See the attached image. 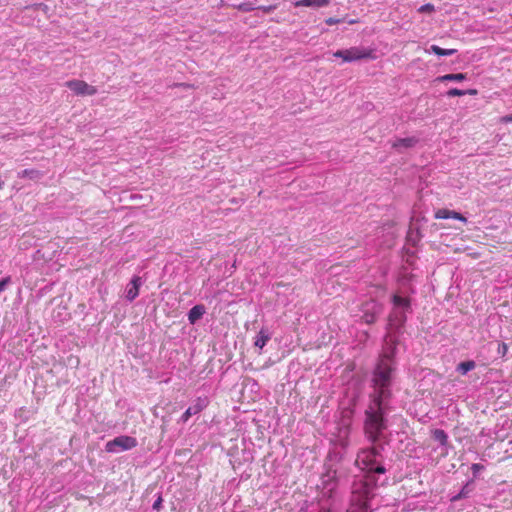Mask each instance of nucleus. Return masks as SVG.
Here are the masks:
<instances>
[{
  "instance_id": "nucleus-18",
  "label": "nucleus",
  "mask_w": 512,
  "mask_h": 512,
  "mask_svg": "<svg viewBox=\"0 0 512 512\" xmlns=\"http://www.w3.org/2000/svg\"><path fill=\"white\" fill-rule=\"evenodd\" d=\"M465 79L466 74L464 73L446 74L438 78L439 81H463Z\"/></svg>"
},
{
  "instance_id": "nucleus-13",
  "label": "nucleus",
  "mask_w": 512,
  "mask_h": 512,
  "mask_svg": "<svg viewBox=\"0 0 512 512\" xmlns=\"http://www.w3.org/2000/svg\"><path fill=\"white\" fill-rule=\"evenodd\" d=\"M329 4V0H299L295 2V6H305V7H324Z\"/></svg>"
},
{
  "instance_id": "nucleus-30",
  "label": "nucleus",
  "mask_w": 512,
  "mask_h": 512,
  "mask_svg": "<svg viewBox=\"0 0 512 512\" xmlns=\"http://www.w3.org/2000/svg\"><path fill=\"white\" fill-rule=\"evenodd\" d=\"M161 503V498H159L155 503H154V508H158V506L160 505Z\"/></svg>"
},
{
  "instance_id": "nucleus-15",
  "label": "nucleus",
  "mask_w": 512,
  "mask_h": 512,
  "mask_svg": "<svg viewBox=\"0 0 512 512\" xmlns=\"http://www.w3.org/2000/svg\"><path fill=\"white\" fill-rule=\"evenodd\" d=\"M431 433L433 439L439 442L441 445L446 446L448 444V435L444 430L434 429Z\"/></svg>"
},
{
  "instance_id": "nucleus-9",
  "label": "nucleus",
  "mask_w": 512,
  "mask_h": 512,
  "mask_svg": "<svg viewBox=\"0 0 512 512\" xmlns=\"http://www.w3.org/2000/svg\"><path fill=\"white\" fill-rule=\"evenodd\" d=\"M130 287L127 289L126 298L129 301H133L139 295V289L141 286V278L134 276L131 280Z\"/></svg>"
},
{
  "instance_id": "nucleus-31",
  "label": "nucleus",
  "mask_w": 512,
  "mask_h": 512,
  "mask_svg": "<svg viewBox=\"0 0 512 512\" xmlns=\"http://www.w3.org/2000/svg\"><path fill=\"white\" fill-rule=\"evenodd\" d=\"M319 512H330V510H329V509H327V508L322 507V508L319 510Z\"/></svg>"
},
{
  "instance_id": "nucleus-28",
  "label": "nucleus",
  "mask_w": 512,
  "mask_h": 512,
  "mask_svg": "<svg viewBox=\"0 0 512 512\" xmlns=\"http://www.w3.org/2000/svg\"><path fill=\"white\" fill-rule=\"evenodd\" d=\"M261 9H262L264 12L268 13V12H270V11L274 10V9H275V6L262 7Z\"/></svg>"
},
{
  "instance_id": "nucleus-5",
  "label": "nucleus",
  "mask_w": 512,
  "mask_h": 512,
  "mask_svg": "<svg viewBox=\"0 0 512 512\" xmlns=\"http://www.w3.org/2000/svg\"><path fill=\"white\" fill-rule=\"evenodd\" d=\"M138 445L137 439L127 435H121L108 441L105 445V450L109 453L118 451H126L135 448Z\"/></svg>"
},
{
  "instance_id": "nucleus-10",
  "label": "nucleus",
  "mask_w": 512,
  "mask_h": 512,
  "mask_svg": "<svg viewBox=\"0 0 512 512\" xmlns=\"http://www.w3.org/2000/svg\"><path fill=\"white\" fill-rule=\"evenodd\" d=\"M435 218L436 219H449V218H453V219H457V220L466 222V218L462 214H460L458 212H455V211L448 210V209H439V210H437L435 212Z\"/></svg>"
},
{
  "instance_id": "nucleus-29",
  "label": "nucleus",
  "mask_w": 512,
  "mask_h": 512,
  "mask_svg": "<svg viewBox=\"0 0 512 512\" xmlns=\"http://www.w3.org/2000/svg\"><path fill=\"white\" fill-rule=\"evenodd\" d=\"M465 92H466V94H469V95H476L478 93L476 89H469Z\"/></svg>"
},
{
  "instance_id": "nucleus-6",
  "label": "nucleus",
  "mask_w": 512,
  "mask_h": 512,
  "mask_svg": "<svg viewBox=\"0 0 512 512\" xmlns=\"http://www.w3.org/2000/svg\"><path fill=\"white\" fill-rule=\"evenodd\" d=\"M65 85L77 96H92L97 93V88L95 86H92L83 80H69Z\"/></svg>"
},
{
  "instance_id": "nucleus-7",
  "label": "nucleus",
  "mask_w": 512,
  "mask_h": 512,
  "mask_svg": "<svg viewBox=\"0 0 512 512\" xmlns=\"http://www.w3.org/2000/svg\"><path fill=\"white\" fill-rule=\"evenodd\" d=\"M382 307L375 301L367 302L363 305V316L362 320L366 324H373L377 317L381 314Z\"/></svg>"
},
{
  "instance_id": "nucleus-12",
  "label": "nucleus",
  "mask_w": 512,
  "mask_h": 512,
  "mask_svg": "<svg viewBox=\"0 0 512 512\" xmlns=\"http://www.w3.org/2000/svg\"><path fill=\"white\" fill-rule=\"evenodd\" d=\"M205 313V309L202 305H196L192 307L188 313V320L191 324H194L197 320H199L203 314Z\"/></svg>"
},
{
  "instance_id": "nucleus-32",
  "label": "nucleus",
  "mask_w": 512,
  "mask_h": 512,
  "mask_svg": "<svg viewBox=\"0 0 512 512\" xmlns=\"http://www.w3.org/2000/svg\"><path fill=\"white\" fill-rule=\"evenodd\" d=\"M356 22H357L356 20H351V21H349V23H350V24H354V23H356Z\"/></svg>"
},
{
  "instance_id": "nucleus-11",
  "label": "nucleus",
  "mask_w": 512,
  "mask_h": 512,
  "mask_svg": "<svg viewBox=\"0 0 512 512\" xmlns=\"http://www.w3.org/2000/svg\"><path fill=\"white\" fill-rule=\"evenodd\" d=\"M417 139L415 137H408V138H401L397 139L392 143V147L394 149H401V148H412L416 145Z\"/></svg>"
},
{
  "instance_id": "nucleus-20",
  "label": "nucleus",
  "mask_w": 512,
  "mask_h": 512,
  "mask_svg": "<svg viewBox=\"0 0 512 512\" xmlns=\"http://www.w3.org/2000/svg\"><path fill=\"white\" fill-rule=\"evenodd\" d=\"M435 11V8H434V5L433 4H430V3H427V4H424L422 6H420L418 8V12L419 13H428V14H431Z\"/></svg>"
},
{
  "instance_id": "nucleus-22",
  "label": "nucleus",
  "mask_w": 512,
  "mask_h": 512,
  "mask_svg": "<svg viewBox=\"0 0 512 512\" xmlns=\"http://www.w3.org/2000/svg\"><path fill=\"white\" fill-rule=\"evenodd\" d=\"M465 94H466V92L464 90H460V89H457V88H452V89H450L447 92V95L450 96V97L463 96Z\"/></svg>"
},
{
  "instance_id": "nucleus-16",
  "label": "nucleus",
  "mask_w": 512,
  "mask_h": 512,
  "mask_svg": "<svg viewBox=\"0 0 512 512\" xmlns=\"http://www.w3.org/2000/svg\"><path fill=\"white\" fill-rule=\"evenodd\" d=\"M476 367V364L473 360L464 361L457 365V371L462 375L467 374L469 371L473 370Z\"/></svg>"
},
{
  "instance_id": "nucleus-17",
  "label": "nucleus",
  "mask_w": 512,
  "mask_h": 512,
  "mask_svg": "<svg viewBox=\"0 0 512 512\" xmlns=\"http://www.w3.org/2000/svg\"><path fill=\"white\" fill-rule=\"evenodd\" d=\"M430 50L438 56H450L457 52L456 49H443L437 45H432Z\"/></svg>"
},
{
  "instance_id": "nucleus-3",
  "label": "nucleus",
  "mask_w": 512,
  "mask_h": 512,
  "mask_svg": "<svg viewBox=\"0 0 512 512\" xmlns=\"http://www.w3.org/2000/svg\"><path fill=\"white\" fill-rule=\"evenodd\" d=\"M382 446H372L370 448L361 449L356 457V465L364 471L375 472L378 474H384L386 472L385 467L381 464L378 458L381 457Z\"/></svg>"
},
{
  "instance_id": "nucleus-1",
  "label": "nucleus",
  "mask_w": 512,
  "mask_h": 512,
  "mask_svg": "<svg viewBox=\"0 0 512 512\" xmlns=\"http://www.w3.org/2000/svg\"><path fill=\"white\" fill-rule=\"evenodd\" d=\"M393 355L394 349L379 358L372 375L373 393L370 394V399L388 401L391 398L393 373L396 369Z\"/></svg>"
},
{
  "instance_id": "nucleus-2",
  "label": "nucleus",
  "mask_w": 512,
  "mask_h": 512,
  "mask_svg": "<svg viewBox=\"0 0 512 512\" xmlns=\"http://www.w3.org/2000/svg\"><path fill=\"white\" fill-rule=\"evenodd\" d=\"M387 401L371 399L365 410L364 433L372 443L377 442L387 428L384 412Z\"/></svg>"
},
{
  "instance_id": "nucleus-33",
  "label": "nucleus",
  "mask_w": 512,
  "mask_h": 512,
  "mask_svg": "<svg viewBox=\"0 0 512 512\" xmlns=\"http://www.w3.org/2000/svg\"><path fill=\"white\" fill-rule=\"evenodd\" d=\"M2 184H3V182L0 180V189H2V188H3V187H2Z\"/></svg>"
},
{
  "instance_id": "nucleus-19",
  "label": "nucleus",
  "mask_w": 512,
  "mask_h": 512,
  "mask_svg": "<svg viewBox=\"0 0 512 512\" xmlns=\"http://www.w3.org/2000/svg\"><path fill=\"white\" fill-rule=\"evenodd\" d=\"M393 304L397 307H403V308H409L410 307V300L406 297H401L397 294H395L392 298Z\"/></svg>"
},
{
  "instance_id": "nucleus-21",
  "label": "nucleus",
  "mask_w": 512,
  "mask_h": 512,
  "mask_svg": "<svg viewBox=\"0 0 512 512\" xmlns=\"http://www.w3.org/2000/svg\"><path fill=\"white\" fill-rule=\"evenodd\" d=\"M497 352L501 357H505L508 352V345L504 342L500 343Z\"/></svg>"
},
{
  "instance_id": "nucleus-14",
  "label": "nucleus",
  "mask_w": 512,
  "mask_h": 512,
  "mask_svg": "<svg viewBox=\"0 0 512 512\" xmlns=\"http://www.w3.org/2000/svg\"><path fill=\"white\" fill-rule=\"evenodd\" d=\"M270 340V335L266 329H261L255 338L254 345L262 349Z\"/></svg>"
},
{
  "instance_id": "nucleus-26",
  "label": "nucleus",
  "mask_w": 512,
  "mask_h": 512,
  "mask_svg": "<svg viewBox=\"0 0 512 512\" xmlns=\"http://www.w3.org/2000/svg\"><path fill=\"white\" fill-rule=\"evenodd\" d=\"M325 22L327 25H334V24L340 23V20L330 17V18L326 19Z\"/></svg>"
},
{
  "instance_id": "nucleus-24",
  "label": "nucleus",
  "mask_w": 512,
  "mask_h": 512,
  "mask_svg": "<svg viewBox=\"0 0 512 512\" xmlns=\"http://www.w3.org/2000/svg\"><path fill=\"white\" fill-rule=\"evenodd\" d=\"M9 282H10V277H6L0 281V293L5 290V288Z\"/></svg>"
},
{
  "instance_id": "nucleus-25",
  "label": "nucleus",
  "mask_w": 512,
  "mask_h": 512,
  "mask_svg": "<svg viewBox=\"0 0 512 512\" xmlns=\"http://www.w3.org/2000/svg\"><path fill=\"white\" fill-rule=\"evenodd\" d=\"M499 121L504 124L512 122V114L501 117Z\"/></svg>"
},
{
  "instance_id": "nucleus-4",
  "label": "nucleus",
  "mask_w": 512,
  "mask_h": 512,
  "mask_svg": "<svg viewBox=\"0 0 512 512\" xmlns=\"http://www.w3.org/2000/svg\"><path fill=\"white\" fill-rule=\"evenodd\" d=\"M334 57L341 58L343 62H353L363 59H375L376 55L373 49L363 47H350L348 49L337 50L333 53Z\"/></svg>"
},
{
  "instance_id": "nucleus-27",
  "label": "nucleus",
  "mask_w": 512,
  "mask_h": 512,
  "mask_svg": "<svg viewBox=\"0 0 512 512\" xmlns=\"http://www.w3.org/2000/svg\"><path fill=\"white\" fill-rule=\"evenodd\" d=\"M239 9L242 11H251L253 8L248 4H242L239 6Z\"/></svg>"
},
{
  "instance_id": "nucleus-8",
  "label": "nucleus",
  "mask_w": 512,
  "mask_h": 512,
  "mask_svg": "<svg viewBox=\"0 0 512 512\" xmlns=\"http://www.w3.org/2000/svg\"><path fill=\"white\" fill-rule=\"evenodd\" d=\"M207 399L198 398L193 406H190L181 416V421L187 422L193 415L200 413L207 406Z\"/></svg>"
},
{
  "instance_id": "nucleus-23",
  "label": "nucleus",
  "mask_w": 512,
  "mask_h": 512,
  "mask_svg": "<svg viewBox=\"0 0 512 512\" xmlns=\"http://www.w3.org/2000/svg\"><path fill=\"white\" fill-rule=\"evenodd\" d=\"M483 469H484V466L482 464H479V463H474L471 466V470H472V473L474 475H476L477 473H479Z\"/></svg>"
}]
</instances>
